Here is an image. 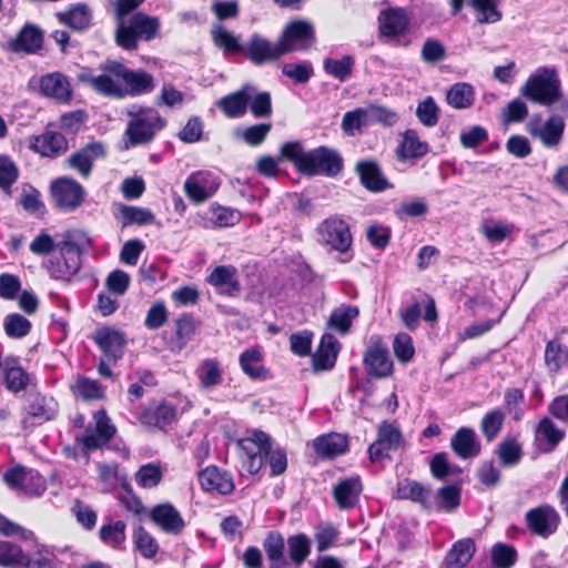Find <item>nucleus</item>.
<instances>
[{
    "instance_id": "nucleus-5",
    "label": "nucleus",
    "mask_w": 568,
    "mask_h": 568,
    "mask_svg": "<svg viewBox=\"0 0 568 568\" xmlns=\"http://www.w3.org/2000/svg\"><path fill=\"white\" fill-rule=\"evenodd\" d=\"M520 94L531 103L549 106L562 99L561 81L554 67H539L520 88Z\"/></svg>"
},
{
    "instance_id": "nucleus-46",
    "label": "nucleus",
    "mask_w": 568,
    "mask_h": 568,
    "mask_svg": "<svg viewBox=\"0 0 568 568\" xmlns=\"http://www.w3.org/2000/svg\"><path fill=\"white\" fill-rule=\"evenodd\" d=\"M197 379L202 389H212L223 382L221 363L216 358H205L197 368Z\"/></svg>"
},
{
    "instance_id": "nucleus-56",
    "label": "nucleus",
    "mask_w": 568,
    "mask_h": 568,
    "mask_svg": "<svg viewBox=\"0 0 568 568\" xmlns=\"http://www.w3.org/2000/svg\"><path fill=\"white\" fill-rule=\"evenodd\" d=\"M3 329L8 337L19 339L30 334L32 323L19 313H10L3 320Z\"/></svg>"
},
{
    "instance_id": "nucleus-3",
    "label": "nucleus",
    "mask_w": 568,
    "mask_h": 568,
    "mask_svg": "<svg viewBox=\"0 0 568 568\" xmlns=\"http://www.w3.org/2000/svg\"><path fill=\"white\" fill-rule=\"evenodd\" d=\"M268 568H301L312 552L310 537L305 532L284 539L277 530H270L262 542Z\"/></svg>"
},
{
    "instance_id": "nucleus-6",
    "label": "nucleus",
    "mask_w": 568,
    "mask_h": 568,
    "mask_svg": "<svg viewBox=\"0 0 568 568\" xmlns=\"http://www.w3.org/2000/svg\"><path fill=\"white\" fill-rule=\"evenodd\" d=\"M129 121L124 131L128 146L146 145L151 143L156 133L166 126V120L159 111L151 106H140L129 112Z\"/></svg>"
},
{
    "instance_id": "nucleus-1",
    "label": "nucleus",
    "mask_w": 568,
    "mask_h": 568,
    "mask_svg": "<svg viewBox=\"0 0 568 568\" xmlns=\"http://www.w3.org/2000/svg\"><path fill=\"white\" fill-rule=\"evenodd\" d=\"M280 160L292 163L295 170L308 178H335L344 169L341 153L327 145L305 151L301 141H288L280 148Z\"/></svg>"
},
{
    "instance_id": "nucleus-27",
    "label": "nucleus",
    "mask_w": 568,
    "mask_h": 568,
    "mask_svg": "<svg viewBox=\"0 0 568 568\" xmlns=\"http://www.w3.org/2000/svg\"><path fill=\"white\" fill-rule=\"evenodd\" d=\"M450 448L460 459L467 460L479 456L481 444L471 427H459L450 438Z\"/></svg>"
},
{
    "instance_id": "nucleus-38",
    "label": "nucleus",
    "mask_w": 568,
    "mask_h": 568,
    "mask_svg": "<svg viewBox=\"0 0 568 568\" xmlns=\"http://www.w3.org/2000/svg\"><path fill=\"white\" fill-rule=\"evenodd\" d=\"M114 216L121 223L122 229L131 225H152L156 220L155 214L150 209L126 204H120Z\"/></svg>"
},
{
    "instance_id": "nucleus-37",
    "label": "nucleus",
    "mask_w": 568,
    "mask_h": 568,
    "mask_svg": "<svg viewBox=\"0 0 568 568\" xmlns=\"http://www.w3.org/2000/svg\"><path fill=\"white\" fill-rule=\"evenodd\" d=\"M430 488L419 481L406 478L397 484L396 498L402 500H410L419 504L424 509H433L428 498L430 496Z\"/></svg>"
},
{
    "instance_id": "nucleus-17",
    "label": "nucleus",
    "mask_w": 568,
    "mask_h": 568,
    "mask_svg": "<svg viewBox=\"0 0 568 568\" xmlns=\"http://www.w3.org/2000/svg\"><path fill=\"white\" fill-rule=\"evenodd\" d=\"M525 519L529 530L544 538L555 534L560 524L558 511L548 504L529 509Z\"/></svg>"
},
{
    "instance_id": "nucleus-64",
    "label": "nucleus",
    "mask_w": 568,
    "mask_h": 568,
    "mask_svg": "<svg viewBox=\"0 0 568 568\" xmlns=\"http://www.w3.org/2000/svg\"><path fill=\"white\" fill-rule=\"evenodd\" d=\"M282 74L292 79L296 84H303L313 77L314 68L308 60H303L298 63H286L282 68Z\"/></svg>"
},
{
    "instance_id": "nucleus-29",
    "label": "nucleus",
    "mask_w": 568,
    "mask_h": 568,
    "mask_svg": "<svg viewBox=\"0 0 568 568\" xmlns=\"http://www.w3.org/2000/svg\"><path fill=\"white\" fill-rule=\"evenodd\" d=\"M173 325L174 334L170 341V348L172 352H180L196 334L200 321L192 313L184 312L174 320Z\"/></svg>"
},
{
    "instance_id": "nucleus-10",
    "label": "nucleus",
    "mask_w": 568,
    "mask_h": 568,
    "mask_svg": "<svg viewBox=\"0 0 568 568\" xmlns=\"http://www.w3.org/2000/svg\"><path fill=\"white\" fill-rule=\"evenodd\" d=\"M363 367L368 377L384 379L392 376L394 362L384 337L374 334L363 354Z\"/></svg>"
},
{
    "instance_id": "nucleus-11",
    "label": "nucleus",
    "mask_w": 568,
    "mask_h": 568,
    "mask_svg": "<svg viewBox=\"0 0 568 568\" xmlns=\"http://www.w3.org/2000/svg\"><path fill=\"white\" fill-rule=\"evenodd\" d=\"M49 192L54 207L62 212L75 211L82 205L85 196L82 184L69 176H60L53 180Z\"/></svg>"
},
{
    "instance_id": "nucleus-49",
    "label": "nucleus",
    "mask_w": 568,
    "mask_h": 568,
    "mask_svg": "<svg viewBox=\"0 0 568 568\" xmlns=\"http://www.w3.org/2000/svg\"><path fill=\"white\" fill-rule=\"evenodd\" d=\"M213 43L223 51L224 54H239L244 51L239 38L222 24L215 26L211 31Z\"/></svg>"
},
{
    "instance_id": "nucleus-8",
    "label": "nucleus",
    "mask_w": 568,
    "mask_h": 568,
    "mask_svg": "<svg viewBox=\"0 0 568 568\" xmlns=\"http://www.w3.org/2000/svg\"><path fill=\"white\" fill-rule=\"evenodd\" d=\"M60 256L49 260L47 270L51 278L69 282L81 268L83 248L69 239L58 243Z\"/></svg>"
},
{
    "instance_id": "nucleus-42",
    "label": "nucleus",
    "mask_w": 568,
    "mask_h": 568,
    "mask_svg": "<svg viewBox=\"0 0 568 568\" xmlns=\"http://www.w3.org/2000/svg\"><path fill=\"white\" fill-rule=\"evenodd\" d=\"M428 152V143L420 141L415 130L408 129L404 132L403 141L397 150L399 160H417L425 156Z\"/></svg>"
},
{
    "instance_id": "nucleus-35",
    "label": "nucleus",
    "mask_w": 568,
    "mask_h": 568,
    "mask_svg": "<svg viewBox=\"0 0 568 568\" xmlns=\"http://www.w3.org/2000/svg\"><path fill=\"white\" fill-rule=\"evenodd\" d=\"M565 121L558 115H552L546 120L542 126L529 124L528 132L539 138L546 148L557 146L564 135Z\"/></svg>"
},
{
    "instance_id": "nucleus-55",
    "label": "nucleus",
    "mask_w": 568,
    "mask_h": 568,
    "mask_svg": "<svg viewBox=\"0 0 568 568\" xmlns=\"http://www.w3.org/2000/svg\"><path fill=\"white\" fill-rule=\"evenodd\" d=\"M469 3L478 13L479 23H496L503 19V13L498 9L500 0H469Z\"/></svg>"
},
{
    "instance_id": "nucleus-13",
    "label": "nucleus",
    "mask_w": 568,
    "mask_h": 568,
    "mask_svg": "<svg viewBox=\"0 0 568 568\" xmlns=\"http://www.w3.org/2000/svg\"><path fill=\"white\" fill-rule=\"evenodd\" d=\"M118 60H106L100 64L99 69L102 71L99 75H93L89 69H84L78 75V80L82 83L88 84L99 95L111 98V99H124L125 91L124 85L118 82L113 73L109 71V65Z\"/></svg>"
},
{
    "instance_id": "nucleus-15",
    "label": "nucleus",
    "mask_w": 568,
    "mask_h": 568,
    "mask_svg": "<svg viewBox=\"0 0 568 568\" xmlns=\"http://www.w3.org/2000/svg\"><path fill=\"white\" fill-rule=\"evenodd\" d=\"M320 241L339 253H346L353 243L349 225L337 216L325 219L317 227Z\"/></svg>"
},
{
    "instance_id": "nucleus-34",
    "label": "nucleus",
    "mask_w": 568,
    "mask_h": 568,
    "mask_svg": "<svg viewBox=\"0 0 568 568\" xmlns=\"http://www.w3.org/2000/svg\"><path fill=\"white\" fill-rule=\"evenodd\" d=\"M565 432L559 429L549 417H542L536 429L537 448L542 454L552 453L564 439Z\"/></svg>"
},
{
    "instance_id": "nucleus-30",
    "label": "nucleus",
    "mask_w": 568,
    "mask_h": 568,
    "mask_svg": "<svg viewBox=\"0 0 568 568\" xmlns=\"http://www.w3.org/2000/svg\"><path fill=\"white\" fill-rule=\"evenodd\" d=\"M313 448L318 458L334 459L348 450V438L338 433L323 434L313 440Z\"/></svg>"
},
{
    "instance_id": "nucleus-7",
    "label": "nucleus",
    "mask_w": 568,
    "mask_h": 568,
    "mask_svg": "<svg viewBox=\"0 0 568 568\" xmlns=\"http://www.w3.org/2000/svg\"><path fill=\"white\" fill-rule=\"evenodd\" d=\"M136 418L151 432L168 433L179 420V409L166 398H152L141 407Z\"/></svg>"
},
{
    "instance_id": "nucleus-53",
    "label": "nucleus",
    "mask_w": 568,
    "mask_h": 568,
    "mask_svg": "<svg viewBox=\"0 0 568 568\" xmlns=\"http://www.w3.org/2000/svg\"><path fill=\"white\" fill-rule=\"evenodd\" d=\"M354 65L355 59L352 55H344L339 60L326 58L323 63L324 71L341 82L351 78Z\"/></svg>"
},
{
    "instance_id": "nucleus-45",
    "label": "nucleus",
    "mask_w": 568,
    "mask_h": 568,
    "mask_svg": "<svg viewBox=\"0 0 568 568\" xmlns=\"http://www.w3.org/2000/svg\"><path fill=\"white\" fill-rule=\"evenodd\" d=\"M475 541L471 538L457 540L445 558L447 568H464L474 557Z\"/></svg>"
},
{
    "instance_id": "nucleus-47",
    "label": "nucleus",
    "mask_w": 568,
    "mask_h": 568,
    "mask_svg": "<svg viewBox=\"0 0 568 568\" xmlns=\"http://www.w3.org/2000/svg\"><path fill=\"white\" fill-rule=\"evenodd\" d=\"M475 89L466 82L454 83L446 92V102L456 110L468 109L474 104Z\"/></svg>"
},
{
    "instance_id": "nucleus-26",
    "label": "nucleus",
    "mask_w": 568,
    "mask_h": 568,
    "mask_svg": "<svg viewBox=\"0 0 568 568\" xmlns=\"http://www.w3.org/2000/svg\"><path fill=\"white\" fill-rule=\"evenodd\" d=\"M206 283L213 286L219 294L230 297L241 291L237 270L234 265H219L206 277Z\"/></svg>"
},
{
    "instance_id": "nucleus-31",
    "label": "nucleus",
    "mask_w": 568,
    "mask_h": 568,
    "mask_svg": "<svg viewBox=\"0 0 568 568\" xmlns=\"http://www.w3.org/2000/svg\"><path fill=\"white\" fill-rule=\"evenodd\" d=\"M263 352L260 346L244 349L239 357L242 372L253 381H267L271 378L270 369L262 364Z\"/></svg>"
},
{
    "instance_id": "nucleus-50",
    "label": "nucleus",
    "mask_w": 568,
    "mask_h": 568,
    "mask_svg": "<svg viewBox=\"0 0 568 568\" xmlns=\"http://www.w3.org/2000/svg\"><path fill=\"white\" fill-rule=\"evenodd\" d=\"M210 220L215 227H231L240 223L242 214L240 211L220 205L214 202L209 207Z\"/></svg>"
},
{
    "instance_id": "nucleus-25",
    "label": "nucleus",
    "mask_w": 568,
    "mask_h": 568,
    "mask_svg": "<svg viewBox=\"0 0 568 568\" xmlns=\"http://www.w3.org/2000/svg\"><path fill=\"white\" fill-rule=\"evenodd\" d=\"M150 519L164 532L179 535L185 527V521L180 511L171 504H158L150 510Z\"/></svg>"
},
{
    "instance_id": "nucleus-12",
    "label": "nucleus",
    "mask_w": 568,
    "mask_h": 568,
    "mask_svg": "<svg viewBox=\"0 0 568 568\" xmlns=\"http://www.w3.org/2000/svg\"><path fill=\"white\" fill-rule=\"evenodd\" d=\"M377 22L381 37L395 40V44L399 47L407 48L412 44V40L405 37L410 22L405 9H384L379 12Z\"/></svg>"
},
{
    "instance_id": "nucleus-59",
    "label": "nucleus",
    "mask_w": 568,
    "mask_h": 568,
    "mask_svg": "<svg viewBox=\"0 0 568 568\" xmlns=\"http://www.w3.org/2000/svg\"><path fill=\"white\" fill-rule=\"evenodd\" d=\"M517 557V550L511 545L496 542L491 548V564L494 568H513Z\"/></svg>"
},
{
    "instance_id": "nucleus-2",
    "label": "nucleus",
    "mask_w": 568,
    "mask_h": 568,
    "mask_svg": "<svg viewBox=\"0 0 568 568\" xmlns=\"http://www.w3.org/2000/svg\"><path fill=\"white\" fill-rule=\"evenodd\" d=\"M272 437L263 430L255 429L252 435L237 440V447L245 458L244 465L251 475H256L266 462L271 467V476H280L287 468L285 449H273Z\"/></svg>"
},
{
    "instance_id": "nucleus-4",
    "label": "nucleus",
    "mask_w": 568,
    "mask_h": 568,
    "mask_svg": "<svg viewBox=\"0 0 568 568\" xmlns=\"http://www.w3.org/2000/svg\"><path fill=\"white\" fill-rule=\"evenodd\" d=\"M158 17L144 12H135L125 20L116 22L114 30V42L124 51H136L140 41H152L160 31Z\"/></svg>"
},
{
    "instance_id": "nucleus-9",
    "label": "nucleus",
    "mask_w": 568,
    "mask_h": 568,
    "mask_svg": "<svg viewBox=\"0 0 568 568\" xmlns=\"http://www.w3.org/2000/svg\"><path fill=\"white\" fill-rule=\"evenodd\" d=\"M278 42L284 54L293 52H307L316 43V31L314 26L305 19H292L284 26Z\"/></svg>"
},
{
    "instance_id": "nucleus-19",
    "label": "nucleus",
    "mask_w": 568,
    "mask_h": 568,
    "mask_svg": "<svg viewBox=\"0 0 568 568\" xmlns=\"http://www.w3.org/2000/svg\"><path fill=\"white\" fill-rule=\"evenodd\" d=\"M246 58L255 65L274 62L284 57V51L278 42H271L258 33H253L244 49Z\"/></svg>"
},
{
    "instance_id": "nucleus-44",
    "label": "nucleus",
    "mask_w": 568,
    "mask_h": 568,
    "mask_svg": "<svg viewBox=\"0 0 568 568\" xmlns=\"http://www.w3.org/2000/svg\"><path fill=\"white\" fill-rule=\"evenodd\" d=\"M358 315V306L344 303L332 311L327 325L341 335H345L351 331L353 321L357 318Z\"/></svg>"
},
{
    "instance_id": "nucleus-33",
    "label": "nucleus",
    "mask_w": 568,
    "mask_h": 568,
    "mask_svg": "<svg viewBox=\"0 0 568 568\" xmlns=\"http://www.w3.org/2000/svg\"><path fill=\"white\" fill-rule=\"evenodd\" d=\"M339 343L332 334H324L316 352L312 356L313 368L318 371H331L337 361Z\"/></svg>"
},
{
    "instance_id": "nucleus-28",
    "label": "nucleus",
    "mask_w": 568,
    "mask_h": 568,
    "mask_svg": "<svg viewBox=\"0 0 568 568\" xmlns=\"http://www.w3.org/2000/svg\"><path fill=\"white\" fill-rule=\"evenodd\" d=\"M31 148L42 156L55 159L68 151L69 143L62 133L47 130L42 134L33 136Z\"/></svg>"
},
{
    "instance_id": "nucleus-62",
    "label": "nucleus",
    "mask_w": 568,
    "mask_h": 568,
    "mask_svg": "<svg viewBox=\"0 0 568 568\" xmlns=\"http://www.w3.org/2000/svg\"><path fill=\"white\" fill-rule=\"evenodd\" d=\"M437 498L439 500L437 510L452 513L460 505L462 489L456 484L443 486L437 490Z\"/></svg>"
},
{
    "instance_id": "nucleus-22",
    "label": "nucleus",
    "mask_w": 568,
    "mask_h": 568,
    "mask_svg": "<svg viewBox=\"0 0 568 568\" xmlns=\"http://www.w3.org/2000/svg\"><path fill=\"white\" fill-rule=\"evenodd\" d=\"M363 489L359 476L344 477L333 487L332 496L339 510H352L358 506Z\"/></svg>"
},
{
    "instance_id": "nucleus-60",
    "label": "nucleus",
    "mask_w": 568,
    "mask_h": 568,
    "mask_svg": "<svg viewBox=\"0 0 568 568\" xmlns=\"http://www.w3.org/2000/svg\"><path fill=\"white\" fill-rule=\"evenodd\" d=\"M134 546L145 559L154 558L159 551L158 541L143 526L134 531Z\"/></svg>"
},
{
    "instance_id": "nucleus-32",
    "label": "nucleus",
    "mask_w": 568,
    "mask_h": 568,
    "mask_svg": "<svg viewBox=\"0 0 568 568\" xmlns=\"http://www.w3.org/2000/svg\"><path fill=\"white\" fill-rule=\"evenodd\" d=\"M43 95L52 98L61 103H68L72 98L71 84L68 78L60 72L44 74L39 81Z\"/></svg>"
},
{
    "instance_id": "nucleus-21",
    "label": "nucleus",
    "mask_w": 568,
    "mask_h": 568,
    "mask_svg": "<svg viewBox=\"0 0 568 568\" xmlns=\"http://www.w3.org/2000/svg\"><path fill=\"white\" fill-rule=\"evenodd\" d=\"M197 479L201 488L207 493L226 496L231 495L235 489L232 474L215 465H210L202 469L197 475Z\"/></svg>"
},
{
    "instance_id": "nucleus-61",
    "label": "nucleus",
    "mask_w": 568,
    "mask_h": 568,
    "mask_svg": "<svg viewBox=\"0 0 568 568\" xmlns=\"http://www.w3.org/2000/svg\"><path fill=\"white\" fill-rule=\"evenodd\" d=\"M18 203L30 214L42 215L45 211L40 191L30 184L23 187Z\"/></svg>"
},
{
    "instance_id": "nucleus-24",
    "label": "nucleus",
    "mask_w": 568,
    "mask_h": 568,
    "mask_svg": "<svg viewBox=\"0 0 568 568\" xmlns=\"http://www.w3.org/2000/svg\"><path fill=\"white\" fill-rule=\"evenodd\" d=\"M355 173L364 189L379 193L393 187L375 160H361L355 165Z\"/></svg>"
},
{
    "instance_id": "nucleus-52",
    "label": "nucleus",
    "mask_w": 568,
    "mask_h": 568,
    "mask_svg": "<svg viewBox=\"0 0 568 568\" xmlns=\"http://www.w3.org/2000/svg\"><path fill=\"white\" fill-rule=\"evenodd\" d=\"M26 551L18 544L0 540V568H21Z\"/></svg>"
},
{
    "instance_id": "nucleus-48",
    "label": "nucleus",
    "mask_w": 568,
    "mask_h": 568,
    "mask_svg": "<svg viewBox=\"0 0 568 568\" xmlns=\"http://www.w3.org/2000/svg\"><path fill=\"white\" fill-rule=\"evenodd\" d=\"M496 455L504 467H514L523 459V445L516 437L507 436L497 445Z\"/></svg>"
},
{
    "instance_id": "nucleus-39",
    "label": "nucleus",
    "mask_w": 568,
    "mask_h": 568,
    "mask_svg": "<svg viewBox=\"0 0 568 568\" xmlns=\"http://www.w3.org/2000/svg\"><path fill=\"white\" fill-rule=\"evenodd\" d=\"M55 16L60 23L79 32L89 29L92 22L91 11L84 3L73 4L69 10L58 12Z\"/></svg>"
},
{
    "instance_id": "nucleus-54",
    "label": "nucleus",
    "mask_w": 568,
    "mask_h": 568,
    "mask_svg": "<svg viewBox=\"0 0 568 568\" xmlns=\"http://www.w3.org/2000/svg\"><path fill=\"white\" fill-rule=\"evenodd\" d=\"M506 419V414L499 409L494 408L488 410L480 420V432L487 442L494 440L501 432Z\"/></svg>"
},
{
    "instance_id": "nucleus-40",
    "label": "nucleus",
    "mask_w": 568,
    "mask_h": 568,
    "mask_svg": "<svg viewBox=\"0 0 568 568\" xmlns=\"http://www.w3.org/2000/svg\"><path fill=\"white\" fill-rule=\"evenodd\" d=\"M70 390L75 398L84 402L102 400L105 398V387L97 379L78 375Z\"/></svg>"
},
{
    "instance_id": "nucleus-18",
    "label": "nucleus",
    "mask_w": 568,
    "mask_h": 568,
    "mask_svg": "<svg viewBox=\"0 0 568 568\" xmlns=\"http://www.w3.org/2000/svg\"><path fill=\"white\" fill-rule=\"evenodd\" d=\"M95 420L94 433L77 436L75 442L80 443L85 452H92L102 448L115 436L116 428L111 423L105 409L94 413Z\"/></svg>"
},
{
    "instance_id": "nucleus-58",
    "label": "nucleus",
    "mask_w": 568,
    "mask_h": 568,
    "mask_svg": "<svg viewBox=\"0 0 568 568\" xmlns=\"http://www.w3.org/2000/svg\"><path fill=\"white\" fill-rule=\"evenodd\" d=\"M139 487L151 489L156 487L163 479V471L160 465L148 463L142 465L134 476Z\"/></svg>"
},
{
    "instance_id": "nucleus-41",
    "label": "nucleus",
    "mask_w": 568,
    "mask_h": 568,
    "mask_svg": "<svg viewBox=\"0 0 568 568\" xmlns=\"http://www.w3.org/2000/svg\"><path fill=\"white\" fill-rule=\"evenodd\" d=\"M2 479L9 488L26 493L28 479H36L39 489L42 487L43 476L38 470L17 465L6 470Z\"/></svg>"
},
{
    "instance_id": "nucleus-16",
    "label": "nucleus",
    "mask_w": 568,
    "mask_h": 568,
    "mask_svg": "<svg viewBox=\"0 0 568 568\" xmlns=\"http://www.w3.org/2000/svg\"><path fill=\"white\" fill-rule=\"evenodd\" d=\"M91 339L108 362L116 363L123 357L126 336L120 329L110 325L100 326L92 333Z\"/></svg>"
},
{
    "instance_id": "nucleus-14",
    "label": "nucleus",
    "mask_w": 568,
    "mask_h": 568,
    "mask_svg": "<svg viewBox=\"0 0 568 568\" xmlns=\"http://www.w3.org/2000/svg\"><path fill=\"white\" fill-rule=\"evenodd\" d=\"M109 71L123 81L125 97H138L154 90L153 75L143 69L132 70L123 62H113L109 65Z\"/></svg>"
},
{
    "instance_id": "nucleus-36",
    "label": "nucleus",
    "mask_w": 568,
    "mask_h": 568,
    "mask_svg": "<svg viewBox=\"0 0 568 568\" xmlns=\"http://www.w3.org/2000/svg\"><path fill=\"white\" fill-rule=\"evenodd\" d=\"M3 382L8 390L19 393L26 389L30 378L27 371L21 366L18 356H8L3 361Z\"/></svg>"
},
{
    "instance_id": "nucleus-51",
    "label": "nucleus",
    "mask_w": 568,
    "mask_h": 568,
    "mask_svg": "<svg viewBox=\"0 0 568 568\" xmlns=\"http://www.w3.org/2000/svg\"><path fill=\"white\" fill-rule=\"evenodd\" d=\"M126 524L123 520H116L112 523L111 520L108 524L101 526L99 531L100 540L114 549H119L125 541Z\"/></svg>"
},
{
    "instance_id": "nucleus-43",
    "label": "nucleus",
    "mask_w": 568,
    "mask_h": 568,
    "mask_svg": "<svg viewBox=\"0 0 568 568\" xmlns=\"http://www.w3.org/2000/svg\"><path fill=\"white\" fill-rule=\"evenodd\" d=\"M250 100V94L240 90L221 98L217 108L227 119H239L246 113Z\"/></svg>"
},
{
    "instance_id": "nucleus-63",
    "label": "nucleus",
    "mask_w": 568,
    "mask_h": 568,
    "mask_svg": "<svg viewBox=\"0 0 568 568\" xmlns=\"http://www.w3.org/2000/svg\"><path fill=\"white\" fill-rule=\"evenodd\" d=\"M430 474L435 479L444 480L450 475L459 474L462 469L453 466L446 452L436 453L429 462Z\"/></svg>"
},
{
    "instance_id": "nucleus-57",
    "label": "nucleus",
    "mask_w": 568,
    "mask_h": 568,
    "mask_svg": "<svg viewBox=\"0 0 568 568\" xmlns=\"http://www.w3.org/2000/svg\"><path fill=\"white\" fill-rule=\"evenodd\" d=\"M341 536V531L332 523H321L315 527L314 540L316 550L324 552L334 547Z\"/></svg>"
},
{
    "instance_id": "nucleus-23",
    "label": "nucleus",
    "mask_w": 568,
    "mask_h": 568,
    "mask_svg": "<svg viewBox=\"0 0 568 568\" xmlns=\"http://www.w3.org/2000/svg\"><path fill=\"white\" fill-rule=\"evenodd\" d=\"M105 155L104 144L100 141H93L73 152L68 158V164L83 179H88L92 173L94 160L103 159Z\"/></svg>"
},
{
    "instance_id": "nucleus-20",
    "label": "nucleus",
    "mask_w": 568,
    "mask_h": 568,
    "mask_svg": "<svg viewBox=\"0 0 568 568\" xmlns=\"http://www.w3.org/2000/svg\"><path fill=\"white\" fill-rule=\"evenodd\" d=\"M8 44L12 52L37 54L43 49L44 31L40 26L27 22Z\"/></svg>"
}]
</instances>
